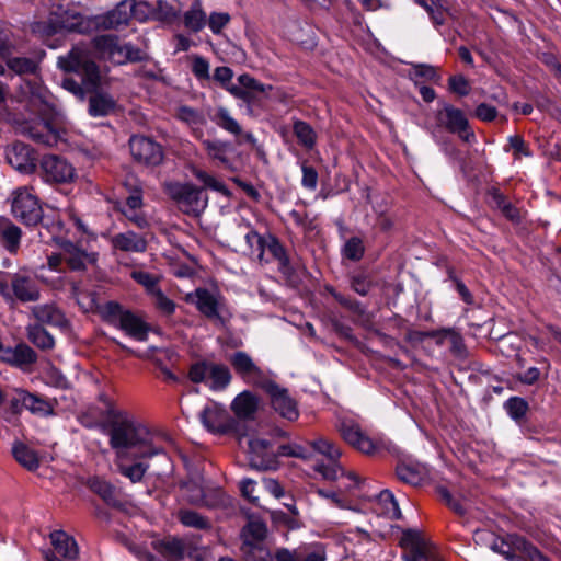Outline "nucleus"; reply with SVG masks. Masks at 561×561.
Listing matches in <instances>:
<instances>
[{
    "instance_id": "1",
    "label": "nucleus",
    "mask_w": 561,
    "mask_h": 561,
    "mask_svg": "<svg viewBox=\"0 0 561 561\" xmlns=\"http://www.w3.org/2000/svg\"><path fill=\"white\" fill-rule=\"evenodd\" d=\"M94 51L104 59L123 65L138 61L142 51L129 43H123L115 35H100L91 43L75 45L66 56L58 57V67L65 72L76 73L80 80L72 77L62 79L61 87L76 96L83 98L84 92L98 90L101 82L99 66L94 60Z\"/></svg>"
},
{
    "instance_id": "2",
    "label": "nucleus",
    "mask_w": 561,
    "mask_h": 561,
    "mask_svg": "<svg viewBox=\"0 0 561 561\" xmlns=\"http://www.w3.org/2000/svg\"><path fill=\"white\" fill-rule=\"evenodd\" d=\"M110 422V446L115 451L116 460L151 459L163 455L172 445L169 435L160 431H151L130 413L116 414Z\"/></svg>"
},
{
    "instance_id": "3",
    "label": "nucleus",
    "mask_w": 561,
    "mask_h": 561,
    "mask_svg": "<svg viewBox=\"0 0 561 561\" xmlns=\"http://www.w3.org/2000/svg\"><path fill=\"white\" fill-rule=\"evenodd\" d=\"M30 110L38 117L19 124V130L37 144L57 146L64 140L62 130L55 126L54 119L58 114L57 105L50 93L36 84L31 92Z\"/></svg>"
},
{
    "instance_id": "4",
    "label": "nucleus",
    "mask_w": 561,
    "mask_h": 561,
    "mask_svg": "<svg viewBox=\"0 0 561 561\" xmlns=\"http://www.w3.org/2000/svg\"><path fill=\"white\" fill-rule=\"evenodd\" d=\"M312 449L319 454L325 456L331 463H318L314 466L317 472H319L325 480L337 481L342 480V486L348 493L356 496H365L360 493L364 488L365 481L362 480L355 472H346L336 460L341 456L340 448L332 442L325 438H319L310 443Z\"/></svg>"
},
{
    "instance_id": "5",
    "label": "nucleus",
    "mask_w": 561,
    "mask_h": 561,
    "mask_svg": "<svg viewBox=\"0 0 561 561\" xmlns=\"http://www.w3.org/2000/svg\"><path fill=\"white\" fill-rule=\"evenodd\" d=\"M90 27L89 20L77 9L69 5H56L51 9L47 21L35 22L32 30L45 38L58 32L84 33Z\"/></svg>"
},
{
    "instance_id": "6",
    "label": "nucleus",
    "mask_w": 561,
    "mask_h": 561,
    "mask_svg": "<svg viewBox=\"0 0 561 561\" xmlns=\"http://www.w3.org/2000/svg\"><path fill=\"white\" fill-rule=\"evenodd\" d=\"M106 321L125 332L129 337L144 342L148 339L150 327L144 319L116 301H107L102 309Z\"/></svg>"
},
{
    "instance_id": "7",
    "label": "nucleus",
    "mask_w": 561,
    "mask_h": 561,
    "mask_svg": "<svg viewBox=\"0 0 561 561\" xmlns=\"http://www.w3.org/2000/svg\"><path fill=\"white\" fill-rule=\"evenodd\" d=\"M163 190L186 215L197 216L207 207L208 198L204 188L193 183L170 181L163 184Z\"/></svg>"
},
{
    "instance_id": "8",
    "label": "nucleus",
    "mask_w": 561,
    "mask_h": 561,
    "mask_svg": "<svg viewBox=\"0 0 561 561\" xmlns=\"http://www.w3.org/2000/svg\"><path fill=\"white\" fill-rule=\"evenodd\" d=\"M445 129L457 135L462 141L472 144L476 135L463 111L449 103H443L435 112V129Z\"/></svg>"
},
{
    "instance_id": "9",
    "label": "nucleus",
    "mask_w": 561,
    "mask_h": 561,
    "mask_svg": "<svg viewBox=\"0 0 561 561\" xmlns=\"http://www.w3.org/2000/svg\"><path fill=\"white\" fill-rule=\"evenodd\" d=\"M188 378L194 383H205L213 391H221L231 382V373L224 364L199 360L191 365Z\"/></svg>"
},
{
    "instance_id": "10",
    "label": "nucleus",
    "mask_w": 561,
    "mask_h": 561,
    "mask_svg": "<svg viewBox=\"0 0 561 561\" xmlns=\"http://www.w3.org/2000/svg\"><path fill=\"white\" fill-rule=\"evenodd\" d=\"M11 210L13 216L27 226L37 225L43 209L32 187L22 186L12 192Z\"/></svg>"
},
{
    "instance_id": "11",
    "label": "nucleus",
    "mask_w": 561,
    "mask_h": 561,
    "mask_svg": "<svg viewBox=\"0 0 561 561\" xmlns=\"http://www.w3.org/2000/svg\"><path fill=\"white\" fill-rule=\"evenodd\" d=\"M127 196L119 206V211L136 227L145 229L149 227L148 219L142 211L144 190L138 179L128 176L124 182Z\"/></svg>"
},
{
    "instance_id": "12",
    "label": "nucleus",
    "mask_w": 561,
    "mask_h": 561,
    "mask_svg": "<svg viewBox=\"0 0 561 561\" xmlns=\"http://www.w3.org/2000/svg\"><path fill=\"white\" fill-rule=\"evenodd\" d=\"M400 545L405 550V561H445L438 550L416 530L403 531Z\"/></svg>"
},
{
    "instance_id": "13",
    "label": "nucleus",
    "mask_w": 561,
    "mask_h": 561,
    "mask_svg": "<svg viewBox=\"0 0 561 561\" xmlns=\"http://www.w3.org/2000/svg\"><path fill=\"white\" fill-rule=\"evenodd\" d=\"M39 173L46 183L64 184L76 179V169L65 158L45 154L39 161Z\"/></svg>"
},
{
    "instance_id": "14",
    "label": "nucleus",
    "mask_w": 561,
    "mask_h": 561,
    "mask_svg": "<svg viewBox=\"0 0 561 561\" xmlns=\"http://www.w3.org/2000/svg\"><path fill=\"white\" fill-rule=\"evenodd\" d=\"M229 362L236 374L248 385L263 389L271 380L245 352L233 353Z\"/></svg>"
},
{
    "instance_id": "15",
    "label": "nucleus",
    "mask_w": 561,
    "mask_h": 561,
    "mask_svg": "<svg viewBox=\"0 0 561 561\" xmlns=\"http://www.w3.org/2000/svg\"><path fill=\"white\" fill-rule=\"evenodd\" d=\"M129 150L136 162L147 167L159 165L164 157L161 145L146 136H131Z\"/></svg>"
},
{
    "instance_id": "16",
    "label": "nucleus",
    "mask_w": 561,
    "mask_h": 561,
    "mask_svg": "<svg viewBox=\"0 0 561 561\" xmlns=\"http://www.w3.org/2000/svg\"><path fill=\"white\" fill-rule=\"evenodd\" d=\"M245 437L240 438V444ZM251 466L260 470H273L277 468V450L272 443L260 437H247Z\"/></svg>"
},
{
    "instance_id": "17",
    "label": "nucleus",
    "mask_w": 561,
    "mask_h": 561,
    "mask_svg": "<svg viewBox=\"0 0 561 561\" xmlns=\"http://www.w3.org/2000/svg\"><path fill=\"white\" fill-rule=\"evenodd\" d=\"M11 301L14 299L21 302L37 301L41 297V289L35 276L27 268H21L10 274Z\"/></svg>"
},
{
    "instance_id": "18",
    "label": "nucleus",
    "mask_w": 561,
    "mask_h": 561,
    "mask_svg": "<svg viewBox=\"0 0 561 561\" xmlns=\"http://www.w3.org/2000/svg\"><path fill=\"white\" fill-rule=\"evenodd\" d=\"M339 431L348 445L363 454L373 455L379 448V442L369 437L353 420L342 421Z\"/></svg>"
},
{
    "instance_id": "19",
    "label": "nucleus",
    "mask_w": 561,
    "mask_h": 561,
    "mask_svg": "<svg viewBox=\"0 0 561 561\" xmlns=\"http://www.w3.org/2000/svg\"><path fill=\"white\" fill-rule=\"evenodd\" d=\"M271 398L273 409L284 419L295 421L299 416L296 401L288 394L287 389L279 387L272 379L262 389Z\"/></svg>"
},
{
    "instance_id": "20",
    "label": "nucleus",
    "mask_w": 561,
    "mask_h": 561,
    "mask_svg": "<svg viewBox=\"0 0 561 561\" xmlns=\"http://www.w3.org/2000/svg\"><path fill=\"white\" fill-rule=\"evenodd\" d=\"M59 247L64 251L65 263L70 271L83 272L98 261V253L88 252L70 240L61 239Z\"/></svg>"
},
{
    "instance_id": "21",
    "label": "nucleus",
    "mask_w": 561,
    "mask_h": 561,
    "mask_svg": "<svg viewBox=\"0 0 561 561\" xmlns=\"http://www.w3.org/2000/svg\"><path fill=\"white\" fill-rule=\"evenodd\" d=\"M5 158L9 164L21 173L30 174L36 169L35 151L26 144L14 142L7 148Z\"/></svg>"
},
{
    "instance_id": "22",
    "label": "nucleus",
    "mask_w": 561,
    "mask_h": 561,
    "mask_svg": "<svg viewBox=\"0 0 561 561\" xmlns=\"http://www.w3.org/2000/svg\"><path fill=\"white\" fill-rule=\"evenodd\" d=\"M0 360L22 370H28L36 363L37 355L25 343H20L14 347L2 344L0 346Z\"/></svg>"
},
{
    "instance_id": "23",
    "label": "nucleus",
    "mask_w": 561,
    "mask_h": 561,
    "mask_svg": "<svg viewBox=\"0 0 561 561\" xmlns=\"http://www.w3.org/2000/svg\"><path fill=\"white\" fill-rule=\"evenodd\" d=\"M11 407L15 411L24 408L31 413L41 416L54 414V409L49 402L23 389L15 390V396L11 400Z\"/></svg>"
},
{
    "instance_id": "24",
    "label": "nucleus",
    "mask_w": 561,
    "mask_h": 561,
    "mask_svg": "<svg viewBox=\"0 0 561 561\" xmlns=\"http://www.w3.org/2000/svg\"><path fill=\"white\" fill-rule=\"evenodd\" d=\"M210 118L219 128L234 136L239 144L247 142L253 146L256 144L254 135L250 131H243L241 125L226 107H218Z\"/></svg>"
},
{
    "instance_id": "25",
    "label": "nucleus",
    "mask_w": 561,
    "mask_h": 561,
    "mask_svg": "<svg viewBox=\"0 0 561 561\" xmlns=\"http://www.w3.org/2000/svg\"><path fill=\"white\" fill-rule=\"evenodd\" d=\"M201 422L210 432L225 433L230 427L227 410L217 404H207L199 414Z\"/></svg>"
},
{
    "instance_id": "26",
    "label": "nucleus",
    "mask_w": 561,
    "mask_h": 561,
    "mask_svg": "<svg viewBox=\"0 0 561 561\" xmlns=\"http://www.w3.org/2000/svg\"><path fill=\"white\" fill-rule=\"evenodd\" d=\"M140 4H136L133 0H124L119 2L113 10L102 18V25L106 28H118L128 24L129 20L137 14Z\"/></svg>"
},
{
    "instance_id": "27",
    "label": "nucleus",
    "mask_w": 561,
    "mask_h": 561,
    "mask_svg": "<svg viewBox=\"0 0 561 561\" xmlns=\"http://www.w3.org/2000/svg\"><path fill=\"white\" fill-rule=\"evenodd\" d=\"M110 243L115 251L142 253L147 250L145 237L131 230L112 236Z\"/></svg>"
},
{
    "instance_id": "28",
    "label": "nucleus",
    "mask_w": 561,
    "mask_h": 561,
    "mask_svg": "<svg viewBox=\"0 0 561 561\" xmlns=\"http://www.w3.org/2000/svg\"><path fill=\"white\" fill-rule=\"evenodd\" d=\"M185 301L196 306L197 310L209 319L219 317L216 297L205 288H197L186 294Z\"/></svg>"
},
{
    "instance_id": "29",
    "label": "nucleus",
    "mask_w": 561,
    "mask_h": 561,
    "mask_svg": "<svg viewBox=\"0 0 561 561\" xmlns=\"http://www.w3.org/2000/svg\"><path fill=\"white\" fill-rule=\"evenodd\" d=\"M175 117L191 129L195 138L202 139L204 137L206 117L202 111L188 105H180L176 108Z\"/></svg>"
},
{
    "instance_id": "30",
    "label": "nucleus",
    "mask_w": 561,
    "mask_h": 561,
    "mask_svg": "<svg viewBox=\"0 0 561 561\" xmlns=\"http://www.w3.org/2000/svg\"><path fill=\"white\" fill-rule=\"evenodd\" d=\"M50 541L54 552L66 560H76L79 556V548L76 540L64 530H55L50 534Z\"/></svg>"
},
{
    "instance_id": "31",
    "label": "nucleus",
    "mask_w": 561,
    "mask_h": 561,
    "mask_svg": "<svg viewBox=\"0 0 561 561\" xmlns=\"http://www.w3.org/2000/svg\"><path fill=\"white\" fill-rule=\"evenodd\" d=\"M22 239V230L10 219L0 217V243L11 254H16Z\"/></svg>"
},
{
    "instance_id": "32",
    "label": "nucleus",
    "mask_w": 561,
    "mask_h": 561,
    "mask_svg": "<svg viewBox=\"0 0 561 561\" xmlns=\"http://www.w3.org/2000/svg\"><path fill=\"white\" fill-rule=\"evenodd\" d=\"M267 535L266 524L261 519H250L241 531V550L263 545Z\"/></svg>"
},
{
    "instance_id": "33",
    "label": "nucleus",
    "mask_w": 561,
    "mask_h": 561,
    "mask_svg": "<svg viewBox=\"0 0 561 561\" xmlns=\"http://www.w3.org/2000/svg\"><path fill=\"white\" fill-rule=\"evenodd\" d=\"M259 408V398L251 391L238 394L231 403V409L239 419L250 420Z\"/></svg>"
},
{
    "instance_id": "34",
    "label": "nucleus",
    "mask_w": 561,
    "mask_h": 561,
    "mask_svg": "<svg viewBox=\"0 0 561 561\" xmlns=\"http://www.w3.org/2000/svg\"><path fill=\"white\" fill-rule=\"evenodd\" d=\"M95 92L90 96L89 100V114L93 117H102L107 116L114 112L116 107L115 100L107 93H100L96 90L91 91L90 93ZM88 92H84L87 94ZM85 96V95H83ZM80 99V96H78ZM84 98H81L83 100Z\"/></svg>"
},
{
    "instance_id": "35",
    "label": "nucleus",
    "mask_w": 561,
    "mask_h": 561,
    "mask_svg": "<svg viewBox=\"0 0 561 561\" xmlns=\"http://www.w3.org/2000/svg\"><path fill=\"white\" fill-rule=\"evenodd\" d=\"M154 550L164 558H169L175 561L184 559L185 545L183 540L179 538H165L162 540L153 541Z\"/></svg>"
},
{
    "instance_id": "36",
    "label": "nucleus",
    "mask_w": 561,
    "mask_h": 561,
    "mask_svg": "<svg viewBox=\"0 0 561 561\" xmlns=\"http://www.w3.org/2000/svg\"><path fill=\"white\" fill-rule=\"evenodd\" d=\"M14 459L28 471H35L39 467L37 453L22 442H15L12 446Z\"/></svg>"
},
{
    "instance_id": "37",
    "label": "nucleus",
    "mask_w": 561,
    "mask_h": 561,
    "mask_svg": "<svg viewBox=\"0 0 561 561\" xmlns=\"http://www.w3.org/2000/svg\"><path fill=\"white\" fill-rule=\"evenodd\" d=\"M35 318L42 322L54 327H65L67 320L65 314L55 305H41L33 309Z\"/></svg>"
},
{
    "instance_id": "38",
    "label": "nucleus",
    "mask_w": 561,
    "mask_h": 561,
    "mask_svg": "<svg viewBox=\"0 0 561 561\" xmlns=\"http://www.w3.org/2000/svg\"><path fill=\"white\" fill-rule=\"evenodd\" d=\"M183 22L187 30L197 33L202 31L207 22V16L202 7V0H194L190 9L183 15Z\"/></svg>"
},
{
    "instance_id": "39",
    "label": "nucleus",
    "mask_w": 561,
    "mask_h": 561,
    "mask_svg": "<svg viewBox=\"0 0 561 561\" xmlns=\"http://www.w3.org/2000/svg\"><path fill=\"white\" fill-rule=\"evenodd\" d=\"M380 515L390 519H400L401 511L394 495L389 490H382L377 496V508Z\"/></svg>"
},
{
    "instance_id": "40",
    "label": "nucleus",
    "mask_w": 561,
    "mask_h": 561,
    "mask_svg": "<svg viewBox=\"0 0 561 561\" xmlns=\"http://www.w3.org/2000/svg\"><path fill=\"white\" fill-rule=\"evenodd\" d=\"M71 296L76 299L78 306L83 312L94 311L96 308V294L84 288L78 282H70Z\"/></svg>"
},
{
    "instance_id": "41",
    "label": "nucleus",
    "mask_w": 561,
    "mask_h": 561,
    "mask_svg": "<svg viewBox=\"0 0 561 561\" xmlns=\"http://www.w3.org/2000/svg\"><path fill=\"white\" fill-rule=\"evenodd\" d=\"M202 145L211 160H217L222 165H230L228 158L229 144L222 140L203 139Z\"/></svg>"
},
{
    "instance_id": "42",
    "label": "nucleus",
    "mask_w": 561,
    "mask_h": 561,
    "mask_svg": "<svg viewBox=\"0 0 561 561\" xmlns=\"http://www.w3.org/2000/svg\"><path fill=\"white\" fill-rule=\"evenodd\" d=\"M293 131L299 145L304 148L311 150L317 142V134L310 124L297 119L294 122Z\"/></svg>"
},
{
    "instance_id": "43",
    "label": "nucleus",
    "mask_w": 561,
    "mask_h": 561,
    "mask_svg": "<svg viewBox=\"0 0 561 561\" xmlns=\"http://www.w3.org/2000/svg\"><path fill=\"white\" fill-rule=\"evenodd\" d=\"M118 472L129 479L131 483L140 482L149 469V465L142 461L126 463V460H117Z\"/></svg>"
},
{
    "instance_id": "44",
    "label": "nucleus",
    "mask_w": 561,
    "mask_h": 561,
    "mask_svg": "<svg viewBox=\"0 0 561 561\" xmlns=\"http://www.w3.org/2000/svg\"><path fill=\"white\" fill-rule=\"evenodd\" d=\"M396 473L400 481L411 485H419L423 481L425 474L423 468L410 463L398 465Z\"/></svg>"
},
{
    "instance_id": "45",
    "label": "nucleus",
    "mask_w": 561,
    "mask_h": 561,
    "mask_svg": "<svg viewBox=\"0 0 561 561\" xmlns=\"http://www.w3.org/2000/svg\"><path fill=\"white\" fill-rule=\"evenodd\" d=\"M90 488L108 505H118L119 502L116 495L115 488L110 482L99 478H94L90 482Z\"/></svg>"
},
{
    "instance_id": "46",
    "label": "nucleus",
    "mask_w": 561,
    "mask_h": 561,
    "mask_svg": "<svg viewBox=\"0 0 561 561\" xmlns=\"http://www.w3.org/2000/svg\"><path fill=\"white\" fill-rule=\"evenodd\" d=\"M27 337L35 346L42 350H51L55 345L51 334L38 324L28 328Z\"/></svg>"
},
{
    "instance_id": "47",
    "label": "nucleus",
    "mask_w": 561,
    "mask_h": 561,
    "mask_svg": "<svg viewBox=\"0 0 561 561\" xmlns=\"http://www.w3.org/2000/svg\"><path fill=\"white\" fill-rule=\"evenodd\" d=\"M179 520L186 527L195 529H209V520L199 513L192 510H180L178 513Z\"/></svg>"
},
{
    "instance_id": "48",
    "label": "nucleus",
    "mask_w": 561,
    "mask_h": 561,
    "mask_svg": "<svg viewBox=\"0 0 561 561\" xmlns=\"http://www.w3.org/2000/svg\"><path fill=\"white\" fill-rule=\"evenodd\" d=\"M299 561H325L324 546L319 542L304 543L298 547Z\"/></svg>"
},
{
    "instance_id": "49",
    "label": "nucleus",
    "mask_w": 561,
    "mask_h": 561,
    "mask_svg": "<svg viewBox=\"0 0 561 561\" xmlns=\"http://www.w3.org/2000/svg\"><path fill=\"white\" fill-rule=\"evenodd\" d=\"M188 170L191 171L193 176L203 184L204 188H209L215 192L226 191V186L221 181L217 180L214 175L207 173L206 171L199 169L198 167L190 165Z\"/></svg>"
},
{
    "instance_id": "50",
    "label": "nucleus",
    "mask_w": 561,
    "mask_h": 561,
    "mask_svg": "<svg viewBox=\"0 0 561 561\" xmlns=\"http://www.w3.org/2000/svg\"><path fill=\"white\" fill-rule=\"evenodd\" d=\"M130 277L139 285H141L148 295H152L159 289L160 278L151 273L141 270H135L130 273Z\"/></svg>"
},
{
    "instance_id": "51",
    "label": "nucleus",
    "mask_w": 561,
    "mask_h": 561,
    "mask_svg": "<svg viewBox=\"0 0 561 561\" xmlns=\"http://www.w3.org/2000/svg\"><path fill=\"white\" fill-rule=\"evenodd\" d=\"M8 68L18 75L34 73L37 70V64L27 57H12L5 59Z\"/></svg>"
},
{
    "instance_id": "52",
    "label": "nucleus",
    "mask_w": 561,
    "mask_h": 561,
    "mask_svg": "<svg viewBox=\"0 0 561 561\" xmlns=\"http://www.w3.org/2000/svg\"><path fill=\"white\" fill-rule=\"evenodd\" d=\"M365 253L364 242L359 237L350 238L342 248V255L347 260L358 262Z\"/></svg>"
},
{
    "instance_id": "53",
    "label": "nucleus",
    "mask_w": 561,
    "mask_h": 561,
    "mask_svg": "<svg viewBox=\"0 0 561 561\" xmlns=\"http://www.w3.org/2000/svg\"><path fill=\"white\" fill-rule=\"evenodd\" d=\"M209 70L210 64L205 57L199 55L191 56V71L199 82L210 79Z\"/></svg>"
},
{
    "instance_id": "54",
    "label": "nucleus",
    "mask_w": 561,
    "mask_h": 561,
    "mask_svg": "<svg viewBox=\"0 0 561 561\" xmlns=\"http://www.w3.org/2000/svg\"><path fill=\"white\" fill-rule=\"evenodd\" d=\"M245 242L252 254H257V259L263 261L265 251V238L262 237L256 230L250 229L244 236Z\"/></svg>"
},
{
    "instance_id": "55",
    "label": "nucleus",
    "mask_w": 561,
    "mask_h": 561,
    "mask_svg": "<svg viewBox=\"0 0 561 561\" xmlns=\"http://www.w3.org/2000/svg\"><path fill=\"white\" fill-rule=\"evenodd\" d=\"M265 249L273 255L275 260H277L282 267H285L289 264V259L286 254L285 248L280 244L277 238L274 236H268L265 238Z\"/></svg>"
},
{
    "instance_id": "56",
    "label": "nucleus",
    "mask_w": 561,
    "mask_h": 561,
    "mask_svg": "<svg viewBox=\"0 0 561 561\" xmlns=\"http://www.w3.org/2000/svg\"><path fill=\"white\" fill-rule=\"evenodd\" d=\"M286 456V457H296L301 459H309L311 456V450L308 446L299 445V444H285L280 445L277 448V457Z\"/></svg>"
},
{
    "instance_id": "57",
    "label": "nucleus",
    "mask_w": 561,
    "mask_h": 561,
    "mask_svg": "<svg viewBox=\"0 0 561 561\" xmlns=\"http://www.w3.org/2000/svg\"><path fill=\"white\" fill-rule=\"evenodd\" d=\"M505 409L508 415L517 421L526 415L528 403L523 398L512 397L505 402Z\"/></svg>"
},
{
    "instance_id": "58",
    "label": "nucleus",
    "mask_w": 561,
    "mask_h": 561,
    "mask_svg": "<svg viewBox=\"0 0 561 561\" xmlns=\"http://www.w3.org/2000/svg\"><path fill=\"white\" fill-rule=\"evenodd\" d=\"M245 561H274V556L265 547V545L252 546L241 550Z\"/></svg>"
},
{
    "instance_id": "59",
    "label": "nucleus",
    "mask_w": 561,
    "mask_h": 561,
    "mask_svg": "<svg viewBox=\"0 0 561 561\" xmlns=\"http://www.w3.org/2000/svg\"><path fill=\"white\" fill-rule=\"evenodd\" d=\"M99 402L102 403L105 410V416L107 420V424L114 420H116V414H125L127 411L121 410L117 408L115 400L108 396L106 392H101L98 396Z\"/></svg>"
},
{
    "instance_id": "60",
    "label": "nucleus",
    "mask_w": 561,
    "mask_h": 561,
    "mask_svg": "<svg viewBox=\"0 0 561 561\" xmlns=\"http://www.w3.org/2000/svg\"><path fill=\"white\" fill-rule=\"evenodd\" d=\"M448 88L450 92L459 96H467L470 93L471 87L468 79L462 75H455L448 79Z\"/></svg>"
},
{
    "instance_id": "61",
    "label": "nucleus",
    "mask_w": 561,
    "mask_h": 561,
    "mask_svg": "<svg viewBox=\"0 0 561 561\" xmlns=\"http://www.w3.org/2000/svg\"><path fill=\"white\" fill-rule=\"evenodd\" d=\"M230 22V15L226 12H211L206 24L210 31L218 35Z\"/></svg>"
},
{
    "instance_id": "62",
    "label": "nucleus",
    "mask_w": 561,
    "mask_h": 561,
    "mask_svg": "<svg viewBox=\"0 0 561 561\" xmlns=\"http://www.w3.org/2000/svg\"><path fill=\"white\" fill-rule=\"evenodd\" d=\"M154 298L156 307L167 316H171L175 311V304L173 300L168 298L163 291L159 288L151 295Z\"/></svg>"
},
{
    "instance_id": "63",
    "label": "nucleus",
    "mask_w": 561,
    "mask_h": 561,
    "mask_svg": "<svg viewBox=\"0 0 561 561\" xmlns=\"http://www.w3.org/2000/svg\"><path fill=\"white\" fill-rule=\"evenodd\" d=\"M238 82H239V85H238L239 88L253 90L259 93H264L267 90L272 89L271 85H268V87L264 85L263 83L259 82L255 78H253L252 76H250L248 73L240 75L238 77Z\"/></svg>"
},
{
    "instance_id": "64",
    "label": "nucleus",
    "mask_w": 561,
    "mask_h": 561,
    "mask_svg": "<svg viewBox=\"0 0 561 561\" xmlns=\"http://www.w3.org/2000/svg\"><path fill=\"white\" fill-rule=\"evenodd\" d=\"M301 172H302L301 185L307 190L314 191L317 188V184H318L317 170L311 165L302 163Z\"/></svg>"
}]
</instances>
